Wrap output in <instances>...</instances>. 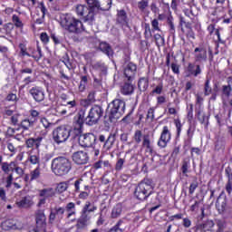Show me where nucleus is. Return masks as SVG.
Here are the masks:
<instances>
[{
  "label": "nucleus",
  "mask_w": 232,
  "mask_h": 232,
  "mask_svg": "<svg viewBox=\"0 0 232 232\" xmlns=\"http://www.w3.org/2000/svg\"><path fill=\"white\" fill-rule=\"evenodd\" d=\"M60 25L69 34H82L84 32L82 22L72 14H63L60 17Z\"/></svg>",
  "instance_id": "obj_1"
},
{
  "label": "nucleus",
  "mask_w": 232,
  "mask_h": 232,
  "mask_svg": "<svg viewBox=\"0 0 232 232\" xmlns=\"http://www.w3.org/2000/svg\"><path fill=\"white\" fill-rule=\"evenodd\" d=\"M51 169L58 177L68 175L72 170V161L64 156H59L52 160Z\"/></svg>",
  "instance_id": "obj_2"
},
{
  "label": "nucleus",
  "mask_w": 232,
  "mask_h": 232,
  "mask_svg": "<svg viewBox=\"0 0 232 232\" xmlns=\"http://www.w3.org/2000/svg\"><path fill=\"white\" fill-rule=\"evenodd\" d=\"M109 121L110 122H117L121 117L124 115L126 111V102L116 98L110 104Z\"/></svg>",
  "instance_id": "obj_3"
},
{
  "label": "nucleus",
  "mask_w": 232,
  "mask_h": 232,
  "mask_svg": "<svg viewBox=\"0 0 232 232\" xmlns=\"http://www.w3.org/2000/svg\"><path fill=\"white\" fill-rule=\"evenodd\" d=\"M93 211H97V207L95 205L92 206V202L86 201L82 209L81 216L76 221V229H84L88 226V221L92 219L90 213H93Z\"/></svg>",
  "instance_id": "obj_4"
},
{
  "label": "nucleus",
  "mask_w": 232,
  "mask_h": 232,
  "mask_svg": "<svg viewBox=\"0 0 232 232\" xmlns=\"http://www.w3.org/2000/svg\"><path fill=\"white\" fill-rule=\"evenodd\" d=\"M153 193V181L150 179H144L136 187L134 195L138 200H146Z\"/></svg>",
  "instance_id": "obj_5"
},
{
  "label": "nucleus",
  "mask_w": 232,
  "mask_h": 232,
  "mask_svg": "<svg viewBox=\"0 0 232 232\" xmlns=\"http://www.w3.org/2000/svg\"><path fill=\"white\" fill-rule=\"evenodd\" d=\"M75 12L78 17H83L84 23H93L95 19V9L84 5H76Z\"/></svg>",
  "instance_id": "obj_6"
},
{
  "label": "nucleus",
  "mask_w": 232,
  "mask_h": 232,
  "mask_svg": "<svg viewBox=\"0 0 232 232\" xmlns=\"http://www.w3.org/2000/svg\"><path fill=\"white\" fill-rule=\"evenodd\" d=\"M104 111L102 107L100 105H94L89 111L88 116L85 118V124L88 126H93L101 121V117H102Z\"/></svg>",
  "instance_id": "obj_7"
},
{
  "label": "nucleus",
  "mask_w": 232,
  "mask_h": 232,
  "mask_svg": "<svg viewBox=\"0 0 232 232\" xmlns=\"http://www.w3.org/2000/svg\"><path fill=\"white\" fill-rule=\"evenodd\" d=\"M70 129L66 128V126L57 127L53 131V140L56 144H63V142H66V140L70 139Z\"/></svg>",
  "instance_id": "obj_8"
},
{
  "label": "nucleus",
  "mask_w": 232,
  "mask_h": 232,
  "mask_svg": "<svg viewBox=\"0 0 232 232\" xmlns=\"http://www.w3.org/2000/svg\"><path fill=\"white\" fill-rule=\"evenodd\" d=\"M88 6L94 8L97 12H109L113 5V0H85Z\"/></svg>",
  "instance_id": "obj_9"
},
{
  "label": "nucleus",
  "mask_w": 232,
  "mask_h": 232,
  "mask_svg": "<svg viewBox=\"0 0 232 232\" xmlns=\"http://www.w3.org/2000/svg\"><path fill=\"white\" fill-rule=\"evenodd\" d=\"M78 140L82 148H92L97 141V136L93 133L81 134Z\"/></svg>",
  "instance_id": "obj_10"
},
{
  "label": "nucleus",
  "mask_w": 232,
  "mask_h": 232,
  "mask_svg": "<svg viewBox=\"0 0 232 232\" xmlns=\"http://www.w3.org/2000/svg\"><path fill=\"white\" fill-rule=\"evenodd\" d=\"M169 140H171V132L168 126H164L160 140H158L159 148H166Z\"/></svg>",
  "instance_id": "obj_11"
},
{
  "label": "nucleus",
  "mask_w": 232,
  "mask_h": 232,
  "mask_svg": "<svg viewBox=\"0 0 232 232\" xmlns=\"http://www.w3.org/2000/svg\"><path fill=\"white\" fill-rule=\"evenodd\" d=\"M194 57L196 63H206L208 61V50L203 46L196 47Z\"/></svg>",
  "instance_id": "obj_12"
},
{
  "label": "nucleus",
  "mask_w": 232,
  "mask_h": 232,
  "mask_svg": "<svg viewBox=\"0 0 232 232\" xmlns=\"http://www.w3.org/2000/svg\"><path fill=\"white\" fill-rule=\"evenodd\" d=\"M123 73L124 77H126L129 82L133 81L137 73V65L133 63H129L125 65Z\"/></svg>",
  "instance_id": "obj_13"
},
{
  "label": "nucleus",
  "mask_w": 232,
  "mask_h": 232,
  "mask_svg": "<svg viewBox=\"0 0 232 232\" xmlns=\"http://www.w3.org/2000/svg\"><path fill=\"white\" fill-rule=\"evenodd\" d=\"M29 93L35 102H43V101H44V90L39 86L31 88Z\"/></svg>",
  "instance_id": "obj_14"
},
{
  "label": "nucleus",
  "mask_w": 232,
  "mask_h": 232,
  "mask_svg": "<svg viewBox=\"0 0 232 232\" xmlns=\"http://www.w3.org/2000/svg\"><path fill=\"white\" fill-rule=\"evenodd\" d=\"M89 160L88 153L84 151H77L72 154V160L75 164H87Z\"/></svg>",
  "instance_id": "obj_15"
},
{
  "label": "nucleus",
  "mask_w": 232,
  "mask_h": 232,
  "mask_svg": "<svg viewBox=\"0 0 232 232\" xmlns=\"http://www.w3.org/2000/svg\"><path fill=\"white\" fill-rule=\"evenodd\" d=\"M2 228L5 229V231H8L10 229H21V223L14 219H7L2 223Z\"/></svg>",
  "instance_id": "obj_16"
},
{
  "label": "nucleus",
  "mask_w": 232,
  "mask_h": 232,
  "mask_svg": "<svg viewBox=\"0 0 232 232\" xmlns=\"http://www.w3.org/2000/svg\"><path fill=\"white\" fill-rule=\"evenodd\" d=\"M196 227H197V231H199V232L213 231V227H215V222L211 219H208L204 223H201L196 226Z\"/></svg>",
  "instance_id": "obj_17"
},
{
  "label": "nucleus",
  "mask_w": 232,
  "mask_h": 232,
  "mask_svg": "<svg viewBox=\"0 0 232 232\" xmlns=\"http://www.w3.org/2000/svg\"><path fill=\"white\" fill-rule=\"evenodd\" d=\"M187 72H188V76L192 75L193 77H198V75L202 73V69L200 68V65L189 63L187 67Z\"/></svg>",
  "instance_id": "obj_18"
},
{
  "label": "nucleus",
  "mask_w": 232,
  "mask_h": 232,
  "mask_svg": "<svg viewBox=\"0 0 232 232\" xmlns=\"http://www.w3.org/2000/svg\"><path fill=\"white\" fill-rule=\"evenodd\" d=\"M99 50L100 52H102V53H105V55H108L109 57H113V49L111 48V45L106 42H102L99 44Z\"/></svg>",
  "instance_id": "obj_19"
},
{
  "label": "nucleus",
  "mask_w": 232,
  "mask_h": 232,
  "mask_svg": "<svg viewBox=\"0 0 232 232\" xmlns=\"http://www.w3.org/2000/svg\"><path fill=\"white\" fill-rule=\"evenodd\" d=\"M43 142V137L31 138L25 141L27 148H35V150H39L41 147V143Z\"/></svg>",
  "instance_id": "obj_20"
},
{
  "label": "nucleus",
  "mask_w": 232,
  "mask_h": 232,
  "mask_svg": "<svg viewBox=\"0 0 232 232\" xmlns=\"http://www.w3.org/2000/svg\"><path fill=\"white\" fill-rule=\"evenodd\" d=\"M65 213H66V218L70 219L72 217H75L77 215V209L75 208V203L74 202H69L65 205Z\"/></svg>",
  "instance_id": "obj_21"
},
{
  "label": "nucleus",
  "mask_w": 232,
  "mask_h": 232,
  "mask_svg": "<svg viewBox=\"0 0 232 232\" xmlns=\"http://www.w3.org/2000/svg\"><path fill=\"white\" fill-rule=\"evenodd\" d=\"M117 23H119V24H122V26L128 25V14H126V11L124 9L118 10Z\"/></svg>",
  "instance_id": "obj_22"
},
{
  "label": "nucleus",
  "mask_w": 232,
  "mask_h": 232,
  "mask_svg": "<svg viewBox=\"0 0 232 232\" xmlns=\"http://www.w3.org/2000/svg\"><path fill=\"white\" fill-rule=\"evenodd\" d=\"M17 208H30L34 206V200H32V197L25 196L22 198L20 201L16 202Z\"/></svg>",
  "instance_id": "obj_23"
},
{
  "label": "nucleus",
  "mask_w": 232,
  "mask_h": 232,
  "mask_svg": "<svg viewBox=\"0 0 232 232\" xmlns=\"http://www.w3.org/2000/svg\"><path fill=\"white\" fill-rule=\"evenodd\" d=\"M216 3L218 6L215 8L213 15H218V11L224 12L226 8L229 7V0H217Z\"/></svg>",
  "instance_id": "obj_24"
},
{
  "label": "nucleus",
  "mask_w": 232,
  "mask_h": 232,
  "mask_svg": "<svg viewBox=\"0 0 232 232\" xmlns=\"http://www.w3.org/2000/svg\"><path fill=\"white\" fill-rule=\"evenodd\" d=\"M142 148L145 149V151L148 153H153V145L151 144V140L150 139V135H143V140L141 144Z\"/></svg>",
  "instance_id": "obj_25"
},
{
  "label": "nucleus",
  "mask_w": 232,
  "mask_h": 232,
  "mask_svg": "<svg viewBox=\"0 0 232 232\" xmlns=\"http://www.w3.org/2000/svg\"><path fill=\"white\" fill-rule=\"evenodd\" d=\"M95 102V92H89L87 99H83L81 101V105L83 108H88V106H92Z\"/></svg>",
  "instance_id": "obj_26"
},
{
  "label": "nucleus",
  "mask_w": 232,
  "mask_h": 232,
  "mask_svg": "<svg viewBox=\"0 0 232 232\" xmlns=\"http://www.w3.org/2000/svg\"><path fill=\"white\" fill-rule=\"evenodd\" d=\"M35 220L37 227H43L44 226H46V216L43 210H39L36 213Z\"/></svg>",
  "instance_id": "obj_27"
},
{
  "label": "nucleus",
  "mask_w": 232,
  "mask_h": 232,
  "mask_svg": "<svg viewBox=\"0 0 232 232\" xmlns=\"http://www.w3.org/2000/svg\"><path fill=\"white\" fill-rule=\"evenodd\" d=\"M39 197L42 198H52V197H55V190L52 188H43L39 190Z\"/></svg>",
  "instance_id": "obj_28"
},
{
  "label": "nucleus",
  "mask_w": 232,
  "mask_h": 232,
  "mask_svg": "<svg viewBox=\"0 0 232 232\" xmlns=\"http://www.w3.org/2000/svg\"><path fill=\"white\" fill-rule=\"evenodd\" d=\"M135 92V87L131 82H125L121 87V92L122 95H131Z\"/></svg>",
  "instance_id": "obj_29"
},
{
  "label": "nucleus",
  "mask_w": 232,
  "mask_h": 232,
  "mask_svg": "<svg viewBox=\"0 0 232 232\" xmlns=\"http://www.w3.org/2000/svg\"><path fill=\"white\" fill-rule=\"evenodd\" d=\"M37 122L36 119H24L20 122V126L23 130H27L30 128H34V125Z\"/></svg>",
  "instance_id": "obj_30"
},
{
  "label": "nucleus",
  "mask_w": 232,
  "mask_h": 232,
  "mask_svg": "<svg viewBox=\"0 0 232 232\" xmlns=\"http://www.w3.org/2000/svg\"><path fill=\"white\" fill-rule=\"evenodd\" d=\"M14 161L8 162H3L1 165V169L3 172L5 173V175H9L10 171L14 173Z\"/></svg>",
  "instance_id": "obj_31"
},
{
  "label": "nucleus",
  "mask_w": 232,
  "mask_h": 232,
  "mask_svg": "<svg viewBox=\"0 0 232 232\" xmlns=\"http://www.w3.org/2000/svg\"><path fill=\"white\" fill-rule=\"evenodd\" d=\"M149 86H150V81L148 80V78L143 77L139 80L138 88L140 92H146Z\"/></svg>",
  "instance_id": "obj_32"
},
{
  "label": "nucleus",
  "mask_w": 232,
  "mask_h": 232,
  "mask_svg": "<svg viewBox=\"0 0 232 232\" xmlns=\"http://www.w3.org/2000/svg\"><path fill=\"white\" fill-rule=\"evenodd\" d=\"M84 115H86V109H81L78 112V119L76 120L78 128H82V124H84Z\"/></svg>",
  "instance_id": "obj_33"
},
{
  "label": "nucleus",
  "mask_w": 232,
  "mask_h": 232,
  "mask_svg": "<svg viewBox=\"0 0 232 232\" xmlns=\"http://www.w3.org/2000/svg\"><path fill=\"white\" fill-rule=\"evenodd\" d=\"M113 144H115V134L111 133L107 137V140H106L105 143L103 144V148L110 150L111 148H113Z\"/></svg>",
  "instance_id": "obj_34"
},
{
  "label": "nucleus",
  "mask_w": 232,
  "mask_h": 232,
  "mask_svg": "<svg viewBox=\"0 0 232 232\" xmlns=\"http://www.w3.org/2000/svg\"><path fill=\"white\" fill-rule=\"evenodd\" d=\"M212 92H213V89L211 88V81L209 80V78H207L204 84V95L208 97L211 95Z\"/></svg>",
  "instance_id": "obj_35"
},
{
  "label": "nucleus",
  "mask_w": 232,
  "mask_h": 232,
  "mask_svg": "<svg viewBox=\"0 0 232 232\" xmlns=\"http://www.w3.org/2000/svg\"><path fill=\"white\" fill-rule=\"evenodd\" d=\"M221 93H222V97H226L227 99H229L232 93L231 85H223L221 89Z\"/></svg>",
  "instance_id": "obj_36"
},
{
  "label": "nucleus",
  "mask_w": 232,
  "mask_h": 232,
  "mask_svg": "<svg viewBox=\"0 0 232 232\" xmlns=\"http://www.w3.org/2000/svg\"><path fill=\"white\" fill-rule=\"evenodd\" d=\"M69 184H70V180L58 183L56 187L57 193H64V191L68 189Z\"/></svg>",
  "instance_id": "obj_37"
},
{
  "label": "nucleus",
  "mask_w": 232,
  "mask_h": 232,
  "mask_svg": "<svg viewBox=\"0 0 232 232\" xmlns=\"http://www.w3.org/2000/svg\"><path fill=\"white\" fill-rule=\"evenodd\" d=\"M12 21L16 28L23 30L24 24H23V21H21V18H19V16H17V14H13Z\"/></svg>",
  "instance_id": "obj_38"
},
{
  "label": "nucleus",
  "mask_w": 232,
  "mask_h": 232,
  "mask_svg": "<svg viewBox=\"0 0 232 232\" xmlns=\"http://www.w3.org/2000/svg\"><path fill=\"white\" fill-rule=\"evenodd\" d=\"M142 140H144V136L142 135V130H137L134 132L133 135V140L136 142V144H140L142 142Z\"/></svg>",
  "instance_id": "obj_39"
},
{
  "label": "nucleus",
  "mask_w": 232,
  "mask_h": 232,
  "mask_svg": "<svg viewBox=\"0 0 232 232\" xmlns=\"http://www.w3.org/2000/svg\"><path fill=\"white\" fill-rule=\"evenodd\" d=\"M216 208L219 213H224L226 211V201H220V198H218L216 202Z\"/></svg>",
  "instance_id": "obj_40"
},
{
  "label": "nucleus",
  "mask_w": 232,
  "mask_h": 232,
  "mask_svg": "<svg viewBox=\"0 0 232 232\" xmlns=\"http://www.w3.org/2000/svg\"><path fill=\"white\" fill-rule=\"evenodd\" d=\"M41 177V166H37L33 171H31V180H37Z\"/></svg>",
  "instance_id": "obj_41"
},
{
  "label": "nucleus",
  "mask_w": 232,
  "mask_h": 232,
  "mask_svg": "<svg viewBox=\"0 0 232 232\" xmlns=\"http://www.w3.org/2000/svg\"><path fill=\"white\" fill-rule=\"evenodd\" d=\"M121 213H122V207H121V205H117L112 209L111 218H119V217H121Z\"/></svg>",
  "instance_id": "obj_42"
},
{
  "label": "nucleus",
  "mask_w": 232,
  "mask_h": 232,
  "mask_svg": "<svg viewBox=\"0 0 232 232\" xmlns=\"http://www.w3.org/2000/svg\"><path fill=\"white\" fill-rule=\"evenodd\" d=\"M86 84H88V76H82L78 87L79 92H84L86 90Z\"/></svg>",
  "instance_id": "obj_43"
},
{
  "label": "nucleus",
  "mask_w": 232,
  "mask_h": 232,
  "mask_svg": "<svg viewBox=\"0 0 232 232\" xmlns=\"http://www.w3.org/2000/svg\"><path fill=\"white\" fill-rule=\"evenodd\" d=\"M122 224H124V221L122 219H120L116 223V225L110 229V232H124V230H122V228H121Z\"/></svg>",
  "instance_id": "obj_44"
},
{
  "label": "nucleus",
  "mask_w": 232,
  "mask_h": 232,
  "mask_svg": "<svg viewBox=\"0 0 232 232\" xmlns=\"http://www.w3.org/2000/svg\"><path fill=\"white\" fill-rule=\"evenodd\" d=\"M95 70H98V72H102V73H103V75H106V72H108V67H106V65L102 63H97L94 65Z\"/></svg>",
  "instance_id": "obj_45"
},
{
  "label": "nucleus",
  "mask_w": 232,
  "mask_h": 232,
  "mask_svg": "<svg viewBox=\"0 0 232 232\" xmlns=\"http://www.w3.org/2000/svg\"><path fill=\"white\" fill-rule=\"evenodd\" d=\"M154 39L156 42V45L158 47L164 46L165 41H164V37H162V35L156 34H154Z\"/></svg>",
  "instance_id": "obj_46"
},
{
  "label": "nucleus",
  "mask_w": 232,
  "mask_h": 232,
  "mask_svg": "<svg viewBox=\"0 0 232 232\" xmlns=\"http://www.w3.org/2000/svg\"><path fill=\"white\" fill-rule=\"evenodd\" d=\"M54 213L58 218H63L64 217L65 209L63 207H58L54 208Z\"/></svg>",
  "instance_id": "obj_47"
},
{
  "label": "nucleus",
  "mask_w": 232,
  "mask_h": 232,
  "mask_svg": "<svg viewBox=\"0 0 232 232\" xmlns=\"http://www.w3.org/2000/svg\"><path fill=\"white\" fill-rule=\"evenodd\" d=\"M83 180L82 179H78L74 181V191L75 193H79L81 191V186H82Z\"/></svg>",
  "instance_id": "obj_48"
},
{
  "label": "nucleus",
  "mask_w": 232,
  "mask_h": 232,
  "mask_svg": "<svg viewBox=\"0 0 232 232\" xmlns=\"http://www.w3.org/2000/svg\"><path fill=\"white\" fill-rule=\"evenodd\" d=\"M124 162H126V160L119 158L115 164V170L121 171V169H122V166H124Z\"/></svg>",
  "instance_id": "obj_49"
},
{
  "label": "nucleus",
  "mask_w": 232,
  "mask_h": 232,
  "mask_svg": "<svg viewBox=\"0 0 232 232\" xmlns=\"http://www.w3.org/2000/svg\"><path fill=\"white\" fill-rule=\"evenodd\" d=\"M29 162H31V164H39L41 162L39 154L31 155L29 157Z\"/></svg>",
  "instance_id": "obj_50"
},
{
  "label": "nucleus",
  "mask_w": 232,
  "mask_h": 232,
  "mask_svg": "<svg viewBox=\"0 0 232 232\" xmlns=\"http://www.w3.org/2000/svg\"><path fill=\"white\" fill-rule=\"evenodd\" d=\"M12 182H14V174H9L5 179V188L10 189L12 188Z\"/></svg>",
  "instance_id": "obj_51"
},
{
  "label": "nucleus",
  "mask_w": 232,
  "mask_h": 232,
  "mask_svg": "<svg viewBox=\"0 0 232 232\" xmlns=\"http://www.w3.org/2000/svg\"><path fill=\"white\" fill-rule=\"evenodd\" d=\"M5 101H8V102H17V101H19V98H17V95L15 93H9L5 98Z\"/></svg>",
  "instance_id": "obj_52"
},
{
  "label": "nucleus",
  "mask_w": 232,
  "mask_h": 232,
  "mask_svg": "<svg viewBox=\"0 0 232 232\" xmlns=\"http://www.w3.org/2000/svg\"><path fill=\"white\" fill-rule=\"evenodd\" d=\"M197 188H198V181L195 180L193 181L189 188H188V193L189 195H193V193H195V189H197Z\"/></svg>",
  "instance_id": "obj_53"
},
{
  "label": "nucleus",
  "mask_w": 232,
  "mask_h": 232,
  "mask_svg": "<svg viewBox=\"0 0 232 232\" xmlns=\"http://www.w3.org/2000/svg\"><path fill=\"white\" fill-rule=\"evenodd\" d=\"M19 48H20V53L23 55V57H24L25 55L27 57H32V55L28 53V52H26V46L24 44H20Z\"/></svg>",
  "instance_id": "obj_54"
},
{
  "label": "nucleus",
  "mask_w": 232,
  "mask_h": 232,
  "mask_svg": "<svg viewBox=\"0 0 232 232\" xmlns=\"http://www.w3.org/2000/svg\"><path fill=\"white\" fill-rule=\"evenodd\" d=\"M148 0H141L140 2L138 3V8L143 12V10H146L148 8Z\"/></svg>",
  "instance_id": "obj_55"
},
{
  "label": "nucleus",
  "mask_w": 232,
  "mask_h": 232,
  "mask_svg": "<svg viewBox=\"0 0 232 232\" xmlns=\"http://www.w3.org/2000/svg\"><path fill=\"white\" fill-rule=\"evenodd\" d=\"M188 168H189V162L184 160L182 163L181 171L186 177H188Z\"/></svg>",
  "instance_id": "obj_56"
},
{
  "label": "nucleus",
  "mask_w": 232,
  "mask_h": 232,
  "mask_svg": "<svg viewBox=\"0 0 232 232\" xmlns=\"http://www.w3.org/2000/svg\"><path fill=\"white\" fill-rule=\"evenodd\" d=\"M7 149L11 153H15V151H17V149L14 146V141H12V140H7Z\"/></svg>",
  "instance_id": "obj_57"
},
{
  "label": "nucleus",
  "mask_w": 232,
  "mask_h": 232,
  "mask_svg": "<svg viewBox=\"0 0 232 232\" xmlns=\"http://www.w3.org/2000/svg\"><path fill=\"white\" fill-rule=\"evenodd\" d=\"M144 35L146 37V39H150V37H151V28L150 27V24H145V32H144Z\"/></svg>",
  "instance_id": "obj_58"
},
{
  "label": "nucleus",
  "mask_w": 232,
  "mask_h": 232,
  "mask_svg": "<svg viewBox=\"0 0 232 232\" xmlns=\"http://www.w3.org/2000/svg\"><path fill=\"white\" fill-rule=\"evenodd\" d=\"M167 23L170 28V34H174L175 33V25L173 24V17H171V16L168 17Z\"/></svg>",
  "instance_id": "obj_59"
},
{
  "label": "nucleus",
  "mask_w": 232,
  "mask_h": 232,
  "mask_svg": "<svg viewBox=\"0 0 232 232\" xmlns=\"http://www.w3.org/2000/svg\"><path fill=\"white\" fill-rule=\"evenodd\" d=\"M198 121L201 124H205L206 126L209 124V117H208L206 114H203L202 117H199Z\"/></svg>",
  "instance_id": "obj_60"
},
{
  "label": "nucleus",
  "mask_w": 232,
  "mask_h": 232,
  "mask_svg": "<svg viewBox=\"0 0 232 232\" xmlns=\"http://www.w3.org/2000/svg\"><path fill=\"white\" fill-rule=\"evenodd\" d=\"M10 121L13 126H17V124H19V114H14L11 116Z\"/></svg>",
  "instance_id": "obj_61"
},
{
  "label": "nucleus",
  "mask_w": 232,
  "mask_h": 232,
  "mask_svg": "<svg viewBox=\"0 0 232 232\" xmlns=\"http://www.w3.org/2000/svg\"><path fill=\"white\" fill-rule=\"evenodd\" d=\"M55 111L57 115H66V113H68V110L63 109V106L59 105L56 107Z\"/></svg>",
  "instance_id": "obj_62"
},
{
  "label": "nucleus",
  "mask_w": 232,
  "mask_h": 232,
  "mask_svg": "<svg viewBox=\"0 0 232 232\" xmlns=\"http://www.w3.org/2000/svg\"><path fill=\"white\" fill-rule=\"evenodd\" d=\"M40 39H41L42 43H44V44H47V43L50 42V37L48 36V34L46 33H42L40 34Z\"/></svg>",
  "instance_id": "obj_63"
},
{
  "label": "nucleus",
  "mask_w": 232,
  "mask_h": 232,
  "mask_svg": "<svg viewBox=\"0 0 232 232\" xmlns=\"http://www.w3.org/2000/svg\"><path fill=\"white\" fill-rule=\"evenodd\" d=\"M13 171H15L17 175H23L24 173V170H23V168L17 166V163L14 161V167L13 168Z\"/></svg>",
  "instance_id": "obj_64"
}]
</instances>
